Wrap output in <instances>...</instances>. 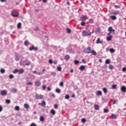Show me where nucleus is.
<instances>
[{
    "label": "nucleus",
    "mask_w": 126,
    "mask_h": 126,
    "mask_svg": "<svg viewBox=\"0 0 126 126\" xmlns=\"http://www.w3.org/2000/svg\"><path fill=\"white\" fill-rule=\"evenodd\" d=\"M92 52H95L94 50H91V47H88L86 48V49H84V53H91Z\"/></svg>",
    "instance_id": "1"
},
{
    "label": "nucleus",
    "mask_w": 126,
    "mask_h": 126,
    "mask_svg": "<svg viewBox=\"0 0 126 126\" xmlns=\"http://www.w3.org/2000/svg\"><path fill=\"white\" fill-rule=\"evenodd\" d=\"M11 15L12 16H13V17H18L19 14L17 12L14 11L11 13Z\"/></svg>",
    "instance_id": "2"
},
{
    "label": "nucleus",
    "mask_w": 126,
    "mask_h": 126,
    "mask_svg": "<svg viewBox=\"0 0 126 126\" xmlns=\"http://www.w3.org/2000/svg\"><path fill=\"white\" fill-rule=\"evenodd\" d=\"M34 99H42V95L36 94V95H34Z\"/></svg>",
    "instance_id": "3"
},
{
    "label": "nucleus",
    "mask_w": 126,
    "mask_h": 126,
    "mask_svg": "<svg viewBox=\"0 0 126 126\" xmlns=\"http://www.w3.org/2000/svg\"><path fill=\"white\" fill-rule=\"evenodd\" d=\"M83 36H88L91 35V32H83Z\"/></svg>",
    "instance_id": "4"
},
{
    "label": "nucleus",
    "mask_w": 126,
    "mask_h": 126,
    "mask_svg": "<svg viewBox=\"0 0 126 126\" xmlns=\"http://www.w3.org/2000/svg\"><path fill=\"white\" fill-rule=\"evenodd\" d=\"M29 50L30 51H33V50L36 51L37 50V47H34V46H32V47H30Z\"/></svg>",
    "instance_id": "5"
},
{
    "label": "nucleus",
    "mask_w": 126,
    "mask_h": 126,
    "mask_svg": "<svg viewBox=\"0 0 126 126\" xmlns=\"http://www.w3.org/2000/svg\"><path fill=\"white\" fill-rule=\"evenodd\" d=\"M41 85V82H39V81H36L34 82V86L36 87H39V86Z\"/></svg>",
    "instance_id": "6"
},
{
    "label": "nucleus",
    "mask_w": 126,
    "mask_h": 126,
    "mask_svg": "<svg viewBox=\"0 0 126 126\" xmlns=\"http://www.w3.org/2000/svg\"><path fill=\"white\" fill-rule=\"evenodd\" d=\"M111 32H108V36H107V41H110L111 40V35L110 34Z\"/></svg>",
    "instance_id": "7"
},
{
    "label": "nucleus",
    "mask_w": 126,
    "mask_h": 126,
    "mask_svg": "<svg viewBox=\"0 0 126 126\" xmlns=\"http://www.w3.org/2000/svg\"><path fill=\"white\" fill-rule=\"evenodd\" d=\"M108 31L109 32H115V30H113V28H112V27H110L108 28Z\"/></svg>",
    "instance_id": "8"
},
{
    "label": "nucleus",
    "mask_w": 126,
    "mask_h": 126,
    "mask_svg": "<svg viewBox=\"0 0 126 126\" xmlns=\"http://www.w3.org/2000/svg\"><path fill=\"white\" fill-rule=\"evenodd\" d=\"M102 42L100 41V38H97V40L95 41V44H102Z\"/></svg>",
    "instance_id": "9"
},
{
    "label": "nucleus",
    "mask_w": 126,
    "mask_h": 126,
    "mask_svg": "<svg viewBox=\"0 0 126 126\" xmlns=\"http://www.w3.org/2000/svg\"><path fill=\"white\" fill-rule=\"evenodd\" d=\"M84 53H86V54H93V55H97V53H95V51H93V52H89V53H87V52H84Z\"/></svg>",
    "instance_id": "10"
},
{
    "label": "nucleus",
    "mask_w": 126,
    "mask_h": 126,
    "mask_svg": "<svg viewBox=\"0 0 126 126\" xmlns=\"http://www.w3.org/2000/svg\"><path fill=\"white\" fill-rule=\"evenodd\" d=\"M7 94V92H5V91H1V95L4 96V95H5V94Z\"/></svg>",
    "instance_id": "11"
},
{
    "label": "nucleus",
    "mask_w": 126,
    "mask_h": 126,
    "mask_svg": "<svg viewBox=\"0 0 126 126\" xmlns=\"http://www.w3.org/2000/svg\"><path fill=\"white\" fill-rule=\"evenodd\" d=\"M95 95H98V96L102 95V92L100 91H97V93H95Z\"/></svg>",
    "instance_id": "12"
},
{
    "label": "nucleus",
    "mask_w": 126,
    "mask_h": 126,
    "mask_svg": "<svg viewBox=\"0 0 126 126\" xmlns=\"http://www.w3.org/2000/svg\"><path fill=\"white\" fill-rule=\"evenodd\" d=\"M80 20L81 21H83V22H84L86 20V19H85V16H82L80 17Z\"/></svg>",
    "instance_id": "13"
},
{
    "label": "nucleus",
    "mask_w": 126,
    "mask_h": 126,
    "mask_svg": "<svg viewBox=\"0 0 126 126\" xmlns=\"http://www.w3.org/2000/svg\"><path fill=\"white\" fill-rule=\"evenodd\" d=\"M126 89L125 86L121 87V92H126Z\"/></svg>",
    "instance_id": "14"
},
{
    "label": "nucleus",
    "mask_w": 126,
    "mask_h": 126,
    "mask_svg": "<svg viewBox=\"0 0 126 126\" xmlns=\"http://www.w3.org/2000/svg\"><path fill=\"white\" fill-rule=\"evenodd\" d=\"M110 18L112 19V20H116L117 19V17L116 16H110Z\"/></svg>",
    "instance_id": "15"
},
{
    "label": "nucleus",
    "mask_w": 126,
    "mask_h": 126,
    "mask_svg": "<svg viewBox=\"0 0 126 126\" xmlns=\"http://www.w3.org/2000/svg\"><path fill=\"white\" fill-rule=\"evenodd\" d=\"M100 31L101 29L100 28V27H97L95 28V32H100Z\"/></svg>",
    "instance_id": "16"
},
{
    "label": "nucleus",
    "mask_w": 126,
    "mask_h": 126,
    "mask_svg": "<svg viewBox=\"0 0 126 126\" xmlns=\"http://www.w3.org/2000/svg\"><path fill=\"white\" fill-rule=\"evenodd\" d=\"M25 71H24L23 69H20V71H17V72H19V74H21L24 72Z\"/></svg>",
    "instance_id": "17"
},
{
    "label": "nucleus",
    "mask_w": 126,
    "mask_h": 126,
    "mask_svg": "<svg viewBox=\"0 0 126 126\" xmlns=\"http://www.w3.org/2000/svg\"><path fill=\"white\" fill-rule=\"evenodd\" d=\"M39 105H41V107H45V102L42 101V103H39Z\"/></svg>",
    "instance_id": "18"
},
{
    "label": "nucleus",
    "mask_w": 126,
    "mask_h": 126,
    "mask_svg": "<svg viewBox=\"0 0 126 126\" xmlns=\"http://www.w3.org/2000/svg\"><path fill=\"white\" fill-rule=\"evenodd\" d=\"M111 118H112V119H116V115L112 114V116H111Z\"/></svg>",
    "instance_id": "19"
},
{
    "label": "nucleus",
    "mask_w": 126,
    "mask_h": 126,
    "mask_svg": "<svg viewBox=\"0 0 126 126\" xmlns=\"http://www.w3.org/2000/svg\"><path fill=\"white\" fill-rule=\"evenodd\" d=\"M94 109L95 110H98V105H97V104L94 105Z\"/></svg>",
    "instance_id": "20"
},
{
    "label": "nucleus",
    "mask_w": 126,
    "mask_h": 126,
    "mask_svg": "<svg viewBox=\"0 0 126 126\" xmlns=\"http://www.w3.org/2000/svg\"><path fill=\"white\" fill-rule=\"evenodd\" d=\"M21 28V23H19L17 24V28L18 29H20V28Z\"/></svg>",
    "instance_id": "21"
},
{
    "label": "nucleus",
    "mask_w": 126,
    "mask_h": 126,
    "mask_svg": "<svg viewBox=\"0 0 126 126\" xmlns=\"http://www.w3.org/2000/svg\"><path fill=\"white\" fill-rule=\"evenodd\" d=\"M85 67L83 65H81V66H80V70L83 71L84 70Z\"/></svg>",
    "instance_id": "22"
},
{
    "label": "nucleus",
    "mask_w": 126,
    "mask_h": 126,
    "mask_svg": "<svg viewBox=\"0 0 126 126\" xmlns=\"http://www.w3.org/2000/svg\"><path fill=\"white\" fill-rule=\"evenodd\" d=\"M24 45H25V46H28V45H30V42H28V40L25 41V42H24Z\"/></svg>",
    "instance_id": "23"
},
{
    "label": "nucleus",
    "mask_w": 126,
    "mask_h": 126,
    "mask_svg": "<svg viewBox=\"0 0 126 126\" xmlns=\"http://www.w3.org/2000/svg\"><path fill=\"white\" fill-rule=\"evenodd\" d=\"M111 14H114V15H117L119 14V11H116L115 12L112 13Z\"/></svg>",
    "instance_id": "24"
},
{
    "label": "nucleus",
    "mask_w": 126,
    "mask_h": 126,
    "mask_svg": "<svg viewBox=\"0 0 126 126\" xmlns=\"http://www.w3.org/2000/svg\"><path fill=\"white\" fill-rule=\"evenodd\" d=\"M51 114H52V115H55V111H54V109L51 110Z\"/></svg>",
    "instance_id": "25"
},
{
    "label": "nucleus",
    "mask_w": 126,
    "mask_h": 126,
    "mask_svg": "<svg viewBox=\"0 0 126 126\" xmlns=\"http://www.w3.org/2000/svg\"><path fill=\"white\" fill-rule=\"evenodd\" d=\"M23 107L25 108V109H28L29 108V106L28 104H23Z\"/></svg>",
    "instance_id": "26"
},
{
    "label": "nucleus",
    "mask_w": 126,
    "mask_h": 126,
    "mask_svg": "<svg viewBox=\"0 0 126 126\" xmlns=\"http://www.w3.org/2000/svg\"><path fill=\"white\" fill-rule=\"evenodd\" d=\"M109 51H110V53H115V50L113 49V48L110 49Z\"/></svg>",
    "instance_id": "27"
},
{
    "label": "nucleus",
    "mask_w": 126,
    "mask_h": 126,
    "mask_svg": "<svg viewBox=\"0 0 126 126\" xmlns=\"http://www.w3.org/2000/svg\"><path fill=\"white\" fill-rule=\"evenodd\" d=\"M20 71V69H15V70H14V71H13V73L15 74L17 73V72Z\"/></svg>",
    "instance_id": "28"
},
{
    "label": "nucleus",
    "mask_w": 126,
    "mask_h": 126,
    "mask_svg": "<svg viewBox=\"0 0 126 126\" xmlns=\"http://www.w3.org/2000/svg\"><path fill=\"white\" fill-rule=\"evenodd\" d=\"M39 121H41V122L44 121V117H43L42 116H41L40 117H39Z\"/></svg>",
    "instance_id": "29"
},
{
    "label": "nucleus",
    "mask_w": 126,
    "mask_h": 126,
    "mask_svg": "<svg viewBox=\"0 0 126 126\" xmlns=\"http://www.w3.org/2000/svg\"><path fill=\"white\" fill-rule=\"evenodd\" d=\"M105 64H110V60H108V59L106 60Z\"/></svg>",
    "instance_id": "30"
},
{
    "label": "nucleus",
    "mask_w": 126,
    "mask_h": 126,
    "mask_svg": "<svg viewBox=\"0 0 126 126\" xmlns=\"http://www.w3.org/2000/svg\"><path fill=\"white\" fill-rule=\"evenodd\" d=\"M69 59V56L65 55V60H68Z\"/></svg>",
    "instance_id": "31"
},
{
    "label": "nucleus",
    "mask_w": 126,
    "mask_h": 126,
    "mask_svg": "<svg viewBox=\"0 0 126 126\" xmlns=\"http://www.w3.org/2000/svg\"><path fill=\"white\" fill-rule=\"evenodd\" d=\"M116 85H112V89H116Z\"/></svg>",
    "instance_id": "32"
},
{
    "label": "nucleus",
    "mask_w": 126,
    "mask_h": 126,
    "mask_svg": "<svg viewBox=\"0 0 126 126\" xmlns=\"http://www.w3.org/2000/svg\"><path fill=\"white\" fill-rule=\"evenodd\" d=\"M15 111H18L20 110V107H18V106H15Z\"/></svg>",
    "instance_id": "33"
},
{
    "label": "nucleus",
    "mask_w": 126,
    "mask_h": 126,
    "mask_svg": "<svg viewBox=\"0 0 126 126\" xmlns=\"http://www.w3.org/2000/svg\"><path fill=\"white\" fill-rule=\"evenodd\" d=\"M81 122L83 123H86V119H84V118L81 119Z\"/></svg>",
    "instance_id": "34"
},
{
    "label": "nucleus",
    "mask_w": 126,
    "mask_h": 126,
    "mask_svg": "<svg viewBox=\"0 0 126 126\" xmlns=\"http://www.w3.org/2000/svg\"><path fill=\"white\" fill-rule=\"evenodd\" d=\"M102 91H103V93H106V88H103L102 89Z\"/></svg>",
    "instance_id": "35"
},
{
    "label": "nucleus",
    "mask_w": 126,
    "mask_h": 126,
    "mask_svg": "<svg viewBox=\"0 0 126 126\" xmlns=\"http://www.w3.org/2000/svg\"><path fill=\"white\" fill-rule=\"evenodd\" d=\"M81 25L82 26H85V22L82 21V22L81 23Z\"/></svg>",
    "instance_id": "36"
},
{
    "label": "nucleus",
    "mask_w": 126,
    "mask_h": 126,
    "mask_svg": "<svg viewBox=\"0 0 126 126\" xmlns=\"http://www.w3.org/2000/svg\"><path fill=\"white\" fill-rule=\"evenodd\" d=\"M0 72H1V73H4V72H5V70H4V69H1Z\"/></svg>",
    "instance_id": "37"
},
{
    "label": "nucleus",
    "mask_w": 126,
    "mask_h": 126,
    "mask_svg": "<svg viewBox=\"0 0 126 126\" xmlns=\"http://www.w3.org/2000/svg\"><path fill=\"white\" fill-rule=\"evenodd\" d=\"M69 98V95H65V99H68Z\"/></svg>",
    "instance_id": "38"
},
{
    "label": "nucleus",
    "mask_w": 126,
    "mask_h": 126,
    "mask_svg": "<svg viewBox=\"0 0 126 126\" xmlns=\"http://www.w3.org/2000/svg\"><path fill=\"white\" fill-rule=\"evenodd\" d=\"M34 31H35V32L39 31V28L36 27V28L34 29Z\"/></svg>",
    "instance_id": "39"
},
{
    "label": "nucleus",
    "mask_w": 126,
    "mask_h": 126,
    "mask_svg": "<svg viewBox=\"0 0 126 126\" xmlns=\"http://www.w3.org/2000/svg\"><path fill=\"white\" fill-rule=\"evenodd\" d=\"M6 103L10 104V100H6Z\"/></svg>",
    "instance_id": "40"
},
{
    "label": "nucleus",
    "mask_w": 126,
    "mask_h": 126,
    "mask_svg": "<svg viewBox=\"0 0 126 126\" xmlns=\"http://www.w3.org/2000/svg\"><path fill=\"white\" fill-rule=\"evenodd\" d=\"M57 70L61 71L62 70V67H60V66L57 67Z\"/></svg>",
    "instance_id": "41"
},
{
    "label": "nucleus",
    "mask_w": 126,
    "mask_h": 126,
    "mask_svg": "<svg viewBox=\"0 0 126 126\" xmlns=\"http://www.w3.org/2000/svg\"><path fill=\"white\" fill-rule=\"evenodd\" d=\"M103 113H108V109H103Z\"/></svg>",
    "instance_id": "42"
},
{
    "label": "nucleus",
    "mask_w": 126,
    "mask_h": 126,
    "mask_svg": "<svg viewBox=\"0 0 126 126\" xmlns=\"http://www.w3.org/2000/svg\"><path fill=\"white\" fill-rule=\"evenodd\" d=\"M12 93H17V89H12Z\"/></svg>",
    "instance_id": "43"
},
{
    "label": "nucleus",
    "mask_w": 126,
    "mask_h": 126,
    "mask_svg": "<svg viewBox=\"0 0 126 126\" xmlns=\"http://www.w3.org/2000/svg\"><path fill=\"white\" fill-rule=\"evenodd\" d=\"M108 69H113V65H110L108 66Z\"/></svg>",
    "instance_id": "44"
},
{
    "label": "nucleus",
    "mask_w": 126,
    "mask_h": 126,
    "mask_svg": "<svg viewBox=\"0 0 126 126\" xmlns=\"http://www.w3.org/2000/svg\"><path fill=\"white\" fill-rule=\"evenodd\" d=\"M56 93H60V90H59V89H56Z\"/></svg>",
    "instance_id": "45"
},
{
    "label": "nucleus",
    "mask_w": 126,
    "mask_h": 126,
    "mask_svg": "<svg viewBox=\"0 0 126 126\" xmlns=\"http://www.w3.org/2000/svg\"><path fill=\"white\" fill-rule=\"evenodd\" d=\"M9 78H10V79L13 78V75H9Z\"/></svg>",
    "instance_id": "46"
},
{
    "label": "nucleus",
    "mask_w": 126,
    "mask_h": 126,
    "mask_svg": "<svg viewBox=\"0 0 126 126\" xmlns=\"http://www.w3.org/2000/svg\"><path fill=\"white\" fill-rule=\"evenodd\" d=\"M59 85H60V87H63V82H60V84H59Z\"/></svg>",
    "instance_id": "47"
},
{
    "label": "nucleus",
    "mask_w": 126,
    "mask_h": 126,
    "mask_svg": "<svg viewBox=\"0 0 126 126\" xmlns=\"http://www.w3.org/2000/svg\"><path fill=\"white\" fill-rule=\"evenodd\" d=\"M78 63H79V62L78 60H75V64H78Z\"/></svg>",
    "instance_id": "48"
},
{
    "label": "nucleus",
    "mask_w": 126,
    "mask_h": 126,
    "mask_svg": "<svg viewBox=\"0 0 126 126\" xmlns=\"http://www.w3.org/2000/svg\"><path fill=\"white\" fill-rule=\"evenodd\" d=\"M71 30H70V29L67 28L66 29V32H71Z\"/></svg>",
    "instance_id": "49"
},
{
    "label": "nucleus",
    "mask_w": 126,
    "mask_h": 126,
    "mask_svg": "<svg viewBox=\"0 0 126 126\" xmlns=\"http://www.w3.org/2000/svg\"><path fill=\"white\" fill-rule=\"evenodd\" d=\"M114 6L116 8H120L121 7V6L120 5H115Z\"/></svg>",
    "instance_id": "50"
},
{
    "label": "nucleus",
    "mask_w": 126,
    "mask_h": 126,
    "mask_svg": "<svg viewBox=\"0 0 126 126\" xmlns=\"http://www.w3.org/2000/svg\"><path fill=\"white\" fill-rule=\"evenodd\" d=\"M89 21L91 23H93V19H90Z\"/></svg>",
    "instance_id": "51"
},
{
    "label": "nucleus",
    "mask_w": 126,
    "mask_h": 126,
    "mask_svg": "<svg viewBox=\"0 0 126 126\" xmlns=\"http://www.w3.org/2000/svg\"><path fill=\"white\" fill-rule=\"evenodd\" d=\"M122 71H123V72H126V67H123V68H122Z\"/></svg>",
    "instance_id": "52"
},
{
    "label": "nucleus",
    "mask_w": 126,
    "mask_h": 126,
    "mask_svg": "<svg viewBox=\"0 0 126 126\" xmlns=\"http://www.w3.org/2000/svg\"><path fill=\"white\" fill-rule=\"evenodd\" d=\"M30 126H36V124H34V123H32V125H30Z\"/></svg>",
    "instance_id": "53"
},
{
    "label": "nucleus",
    "mask_w": 126,
    "mask_h": 126,
    "mask_svg": "<svg viewBox=\"0 0 126 126\" xmlns=\"http://www.w3.org/2000/svg\"><path fill=\"white\" fill-rule=\"evenodd\" d=\"M58 108V106H57V104H54V108L57 109Z\"/></svg>",
    "instance_id": "54"
},
{
    "label": "nucleus",
    "mask_w": 126,
    "mask_h": 126,
    "mask_svg": "<svg viewBox=\"0 0 126 126\" xmlns=\"http://www.w3.org/2000/svg\"><path fill=\"white\" fill-rule=\"evenodd\" d=\"M81 62L83 63H86V61H84V60H82Z\"/></svg>",
    "instance_id": "55"
},
{
    "label": "nucleus",
    "mask_w": 126,
    "mask_h": 126,
    "mask_svg": "<svg viewBox=\"0 0 126 126\" xmlns=\"http://www.w3.org/2000/svg\"><path fill=\"white\" fill-rule=\"evenodd\" d=\"M32 73H33V74H37V73H39L37 72H36V71H33V72H32Z\"/></svg>",
    "instance_id": "56"
},
{
    "label": "nucleus",
    "mask_w": 126,
    "mask_h": 126,
    "mask_svg": "<svg viewBox=\"0 0 126 126\" xmlns=\"http://www.w3.org/2000/svg\"><path fill=\"white\" fill-rule=\"evenodd\" d=\"M0 1L1 2H5V1H6V0H0Z\"/></svg>",
    "instance_id": "57"
},
{
    "label": "nucleus",
    "mask_w": 126,
    "mask_h": 126,
    "mask_svg": "<svg viewBox=\"0 0 126 126\" xmlns=\"http://www.w3.org/2000/svg\"><path fill=\"white\" fill-rule=\"evenodd\" d=\"M52 63H54V62L52 61L51 60H49V63L52 64Z\"/></svg>",
    "instance_id": "58"
},
{
    "label": "nucleus",
    "mask_w": 126,
    "mask_h": 126,
    "mask_svg": "<svg viewBox=\"0 0 126 126\" xmlns=\"http://www.w3.org/2000/svg\"><path fill=\"white\" fill-rule=\"evenodd\" d=\"M45 90V86H42V90Z\"/></svg>",
    "instance_id": "59"
},
{
    "label": "nucleus",
    "mask_w": 126,
    "mask_h": 126,
    "mask_svg": "<svg viewBox=\"0 0 126 126\" xmlns=\"http://www.w3.org/2000/svg\"><path fill=\"white\" fill-rule=\"evenodd\" d=\"M52 63H54V64H57V61H54V62H52Z\"/></svg>",
    "instance_id": "60"
},
{
    "label": "nucleus",
    "mask_w": 126,
    "mask_h": 126,
    "mask_svg": "<svg viewBox=\"0 0 126 126\" xmlns=\"http://www.w3.org/2000/svg\"><path fill=\"white\" fill-rule=\"evenodd\" d=\"M32 85V84H31V82L27 83V85Z\"/></svg>",
    "instance_id": "61"
},
{
    "label": "nucleus",
    "mask_w": 126,
    "mask_h": 126,
    "mask_svg": "<svg viewBox=\"0 0 126 126\" xmlns=\"http://www.w3.org/2000/svg\"><path fill=\"white\" fill-rule=\"evenodd\" d=\"M116 104V100H113V104Z\"/></svg>",
    "instance_id": "62"
},
{
    "label": "nucleus",
    "mask_w": 126,
    "mask_h": 126,
    "mask_svg": "<svg viewBox=\"0 0 126 126\" xmlns=\"http://www.w3.org/2000/svg\"><path fill=\"white\" fill-rule=\"evenodd\" d=\"M2 112V107L0 105V112Z\"/></svg>",
    "instance_id": "63"
},
{
    "label": "nucleus",
    "mask_w": 126,
    "mask_h": 126,
    "mask_svg": "<svg viewBox=\"0 0 126 126\" xmlns=\"http://www.w3.org/2000/svg\"><path fill=\"white\" fill-rule=\"evenodd\" d=\"M25 65L27 66L30 65V63H27Z\"/></svg>",
    "instance_id": "64"
}]
</instances>
